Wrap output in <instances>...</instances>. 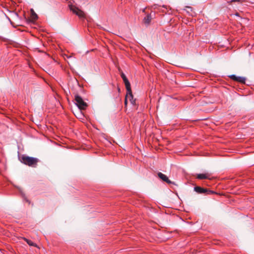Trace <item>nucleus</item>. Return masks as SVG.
<instances>
[{
  "label": "nucleus",
  "instance_id": "nucleus-1",
  "mask_svg": "<svg viewBox=\"0 0 254 254\" xmlns=\"http://www.w3.org/2000/svg\"><path fill=\"white\" fill-rule=\"evenodd\" d=\"M21 161L23 164L32 167H36L39 159L36 158L29 157L26 155H22L21 157Z\"/></svg>",
  "mask_w": 254,
  "mask_h": 254
},
{
  "label": "nucleus",
  "instance_id": "nucleus-2",
  "mask_svg": "<svg viewBox=\"0 0 254 254\" xmlns=\"http://www.w3.org/2000/svg\"><path fill=\"white\" fill-rule=\"evenodd\" d=\"M127 89V94L125 97V106H127V101H129L130 103L132 105H135V99L133 98V96L132 94L131 87H129V89L126 88Z\"/></svg>",
  "mask_w": 254,
  "mask_h": 254
},
{
  "label": "nucleus",
  "instance_id": "nucleus-3",
  "mask_svg": "<svg viewBox=\"0 0 254 254\" xmlns=\"http://www.w3.org/2000/svg\"><path fill=\"white\" fill-rule=\"evenodd\" d=\"M75 102L76 105L80 110L85 109L87 106V103L85 102L82 98L78 95H76L75 96Z\"/></svg>",
  "mask_w": 254,
  "mask_h": 254
},
{
  "label": "nucleus",
  "instance_id": "nucleus-4",
  "mask_svg": "<svg viewBox=\"0 0 254 254\" xmlns=\"http://www.w3.org/2000/svg\"><path fill=\"white\" fill-rule=\"evenodd\" d=\"M69 8L72 12L78 16L80 18H83L85 17V13L83 11L79 9L78 7L73 5H69Z\"/></svg>",
  "mask_w": 254,
  "mask_h": 254
},
{
  "label": "nucleus",
  "instance_id": "nucleus-5",
  "mask_svg": "<svg viewBox=\"0 0 254 254\" xmlns=\"http://www.w3.org/2000/svg\"><path fill=\"white\" fill-rule=\"evenodd\" d=\"M229 77L231 79L241 83H245L246 82V78L244 77L237 76L233 74L230 75Z\"/></svg>",
  "mask_w": 254,
  "mask_h": 254
},
{
  "label": "nucleus",
  "instance_id": "nucleus-6",
  "mask_svg": "<svg viewBox=\"0 0 254 254\" xmlns=\"http://www.w3.org/2000/svg\"><path fill=\"white\" fill-rule=\"evenodd\" d=\"M121 76L124 82L126 88L129 89V87H130L131 86L130 83L128 80L127 78L126 75L123 72H122L121 74Z\"/></svg>",
  "mask_w": 254,
  "mask_h": 254
},
{
  "label": "nucleus",
  "instance_id": "nucleus-7",
  "mask_svg": "<svg viewBox=\"0 0 254 254\" xmlns=\"http://www.w3.org/2000/svg\"><path fill=\"white\" fill-rule=\"evenodd\" d=\"M210 175V174L208 173H206L204 174H197L196 178L199 180L209 179Z\"/></svg>",
  "mask_w": 254,
  "mask_h": 254
},
{
  "label": "nucleus",
  "instance_id": "nucleus-8",
  "mask_svg": "<svg viewBox=\"0 0 254 254\" xmlns=\"http://www.w3.org/2000/svg\"><path fill=\"white\" fill-rule=\"evenodd\" d=\"M158 176L159 178L162 180L163 181L169 184H171V181L168 179V178L165 175L163 174L162 173H159L158 174Z\"/></svg>",
  "mask_w": 254,
  "mask_h": 254
},
{
  "label": "nucleus",
  "instance_id": "nucleus-9",
  "mask_svg": "<svg viewBox=\"0 0 254 254\" xmlns=\"http://www.w3.org/2000/svg\"><path fill=\"white\" fill-rule=\"evenodd\" d=\"M194 190L198 193H204L207 191V190L200 187H195L194 188Z\"/></svg>",
  "mask_w": 254,
  "mask_h": 254
},
{
  "label": "nucleus",
  "instance_id": "nucleus-10",
  "mask_svg": "<svg viewBox=\"0 0 254 254\" xmlns=\"http://www.w3.org/2000/svg\"><path fill=\"white\" fill-rule=\"evenodd\" d=\"M151 14H148L146 17H144L143 21L145 24H148L150 23L151 20Z\"/></svg>",
  "mask_w": 254,
  "mask_h": 254
},
{
  "label": "nucleus",
  "instance_id": "nucleus-11",
  "mask_svg": "<svg viewBox=\"0 0 254 254\" xmlns=\"http://www.w3.org/2000/svg\"><path fill=\"white\" fill-rule=\"evenodd\" d=\"M24 239V240L25 241H26L27 242V243L30 246H33V247H37V245L34 243V242H33L32 241L30 240H28L25 238H23Z\"/></svg>",
  "mask_w": 254,
  "mask_h": 254
},
{
  "label": "nucleus",
  "instance_id": "nucleus-12",
  "mask_svg": "<svg viewBox=\"0 0 254 254\" xmlns=\"http://www.w3.org/2000/svg\"><path fill=\"white\" fill-rule=\"evenodd\" d=\"M246 0H231L229 1H228V3H231L232 2H237L242 3L243 1H245Z\"/></svg>",
  "mask_w": 254,
  "mask_h": 254
},
{
  "label": "nucleus",
  "instance_id": "nucleus-13",
  "mask_svg": "<svg viewBox=\"0 0 254 254\" xmlns=\"http://www.w3.org/2000/svg\"><path fill=\"white\" fill-rule=\"evenodd\" d=\"M32 17L34 20H36L38 18V16L37 14L34 12L33 10H32Z\"/></svg>",
  "mask_w": 254,
  "mask_h": 254
},
{
  "label": "nucleus",
  "instance_id": "nucleus-14",
  "mask_svg": "<svg viewBox=\"0 0 254 254\" xmlns=\"http://www.w3.org/2000/svg\"><path fill=\"white\" fill-rule=\"evenodd\" d=\"M160 6H158L157 5H156V4L152 6V8L154 9H158V10H160Z\"/></svg>",
  "mask_w": 254,
  "mask_h": 254
},
{
  "label": "nucleus",
  "instance_id": "nucleus-15",
  "mask_svg": "<svg viewBox=\"0 0 254 254\" xmlns=\"http://www.w3.org/2000/svg\"><path fill=\"white\" fill-rule=\"evenodd\" d=\"M162 7L165 8H167V6H165V5H163V6H162Z\"/></svg>",
  "mask_w": 254,
  "mask_h": 254
}]
</instances>
